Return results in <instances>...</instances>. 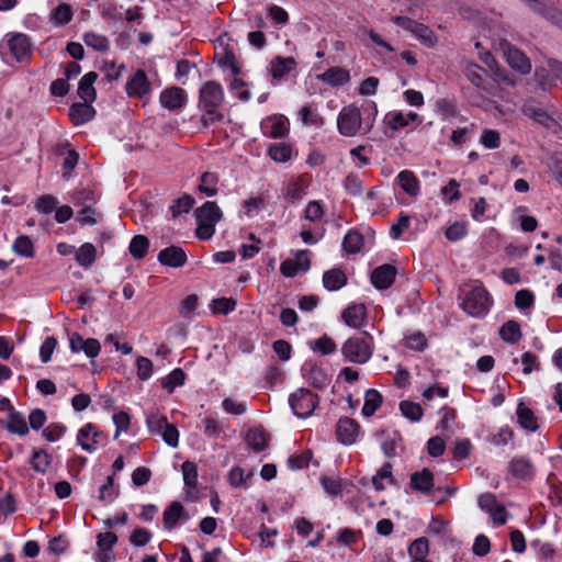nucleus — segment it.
<instances>
[{
    "instance_id": "obj_1",
    "label": "nucleus",
    "mask_w": 562,
    "mask_h": 562,
    "mask_svg": "<svg viewBox=\"0 0 562 562\" xmlns=\"http://www.w3.org/2000/svg\"><path fill=\"white\" fill-rule=\"evenodd\" d=\"M462 71L470 83L476 89V91L463 89L465 97L471 104L482 105L485 102L484 93L490 94L492 91L487 71L474 63H467Z\"/></svg>"
},
{
    "instance_id": "obj_2",
    "label": "nucleus",
    "mask_w": 562,
    "mask_h": 562,
    "mask_svg": "<svg viewBox=\"0 0 562 562\" xmlns=\"http://www.w3.org/2000/svg\"><path fill=\"white\" fill-rule=\"evenodd\" d=\"M344 358L353 363H366L373 353V337L369 333L347 339L341 346Z\"/></svg>"
},
{
    "instance_id": "obj_3",
    "label": "nucleus",
    "mask_w": 562,
    "mask_h": 562,
    "mask_svg": "<svg viewBox=\"0 0 562 562\" xmlns=\"http://www.w3.org/2000/svg\"><path fill=\"white\" fill-rule=\"evenodd\" d=\"M222 211L215 202L207 201L194 211L198 223L196 236L200 239H210L215 233V225L222 218Z\"/></svg>"
},
{
    "instance_id": "obj_4",
    "label": "nucleus",
    "mask_w": 562,
    "mask_h": 562,
    "mask_svg": "<svg viewBox=\"0 0 562 562\" xmlns=\"http://www.w3.org/2000/svg\"><path fill=\"white\" fill-rule=\"evenodd\" d=\"M492 303L487 290L483 285H477L464 294L460 306L468 315L481 318L488 313Z\"/></svg>"
},
{
    "instance_id": "obj_5",
    "label": "nucleus",
    "mask_w": 562,
    "mask_h": 562,
    "mask_svg": "<svg viewBox=\"0 0 562 562\" xmlns=\"http://www.w3.org/2000/svg\"><path fill=\"white\" fill-rule=\"evenodd\" d=\"M290 405L297 417H308L318 403V397L310 389H297L290 396Z\"/></svg>"
},
{
    "instance_id": "obj_6",
    "label": "nucleus",
    "mask_w": 562,
    "mask_h": 562,
    "mask_svg": "<svg viewBox=\"0 0 562 562\" xmlns=\"http://www.w3.org/2000/svg\"><path fill=\"white\" fill-rule=\"evenodd\" d=\"M361 124V112L352 104L342 108L337 117L338 131L341 135L347 137L355 136L360 131Z\"/></svg>"
},
{
    "instance_id": "obj_7",
    "label": "nucleus",
    "mask_w": 562,
    "mask_h": 562,
    "mask_svg": "<svg viewBox=\"0 0 562 562\" xmlns=\"http://www.w3.org/2000/svg\"><path fill=\"white\" fill-rule=\"evenodd\" d=\"M499 48L503 52L506 61L514 69L522 75H527L531 70V63L529 58L518 48L513 46L508 41L502 40Z\"/></svg>"
},
{
    "instance_id": "obj_8",
    "label": "nucleus",
    "mask_w": 562,
    "mask_h": 562,
    "mask_svg": "<svg viewBox=\"0 0 562 562\" xmlns=\"http://www.w3.org/2000/svg\"><path fill=\"white\" fill-rule=\"evenodd\" d=\"M479 507L486 512L493 524L496 526H503L507 521V512L505 506L497 502L496 496L493 493L486 492L479 496L477 499Z\"/></svg>"
},
{
    "instance_id": "obj_9",
    "label": "nucleus",
    "mask_w": 562,
    "mask_h": 562,
    "mask_svg": "<svg viewBox=\"0 0 562 562\" xmlns=\"http://www.w3.org/2000/svg\"><path fill=\"white\" fill-rule=\"evenodd\" d=\"M224 101V91L216 81H206L199 93V106L201 109L218 108Z\"/></svg>"
},
{
    "instance_id": "obj_10",
    "label": "nucleus",
    "mask_w": 562,
    "mask_h": 562,
    "mask_svg": "<svg viewBox=\"0 0 562 562\" xmlns=\"http://www.w3.org/2000/svg\"><path fill=\"white\" fill-rule=\"evenodd\" d=\"M311 267L308 250H299L294 258L285 259L280 265L282 276L293 278L300 272H306Z\"/></svg>"
},
{
    "instance_id": "obj_11",
    "label": "nucleus",
    "mask_w": 562,
    "mask_h": 562,
    "mask_svg": "<svg viewBox=\"0 0 562 562\" xmlns=\"http://www.w3.org/2000/svg\"><path fill=\"white\" fill-rule=\"evenodd\" d=\"M8 46L18 61L29 60L32 55L30 38L22 33H15L8 40Z\"/></svg>"
},
{
    "instance_id": "obj_12",
    "label": "nucleus",
    "mask_w": 562,
    "mask_h": 562,
    "mask_svg": "<svg viewBox=\"0 0 562 562\" xmlns=\"http://www.w3.org/2000/svg\"><path fill=\"white\" fill-rule=\"evenodd\" d=\"M126 93L131 98H143L150 92V82L144 70L138 69L126 82Z\"/></svg>"
},
{
    "instance_id": "obj_13",
    "label": "nucleus",
    "mask_w": 562,
    "mask_h": 562,
    "mask_svg": "<svg viewBox=\"0 0 562 562\" xmlns=\"http://www.w3.org/2000/svg\"><path fill=\"white\" fill-rule=\"evenodd\" d=\"M336 435L342 445H352L359 435V425L352 418H340L336 426Z\"/></svg>"
},
{
    "instance_id": "obj_14",
    "label": "nucleus",
    "mask_w": 562,
    "mask_h": 562,
    "mask_svg": "<svg viewBox=\"0 0 562 562\" xmlns=\"http://www.w3.org/2000/svg\"><path fill=\"white\" fill-rule=\"evenodd\" d=\"M187 254L179 246H169L158 254V261L166 267L180 268L187 262Z\"/></svg>"
},
{
    "instance_id": "obj_15",
    "label": "nucleus",
    "mask_w": 562,
    "mask_h": 562,
    "mask_svg": "<svg viewBox=\"0 0 562 562\" xmlns=\"http://www.w3.org/2000/svg\"><path fill=\"white\" fill-rule=\"evenodd\" d=\"M396 269L392 265L376 267L371 273V282L378 290L389 289L395 281Z\"/></svg>"
},
{
    "instance_id": "obj_16",
    "label": "nucleus",
    "mask_w": 562,
    "mask_h": 562,
    "mask_svg": "<svg viewBox=\"0 0 562 562\" xmlns=\"http://www.w3.org/2000/svg\"><path fill=\"white\" fill-rule=\"evenodd\" d=\"M160 104L168 110H178L187 102V93L179 87L165 89L159 97Z\"/></svg>"
},
{
    "instance_id": "obj_17",
    "label": "nucleus",
    "mask_w": 562,
    "mask_h": 562,
    "mask_svg": "<svg viewBox=\"0 0 562 562\" xmlns=\"http://www.w3.org/2000/svg\"><path fill=\"white\" fill-rule=\"evenodd\" d=\"M295 68L296 60L291 56H277L270 61V74L274 80L284 79Z\"/></svg>"
},
{
    "instance_id": "obj_18",
    "label": "nucleus",
    "mask_w": 562,
    "mask_h": 562,
    "mask_svg": "<svg viewBox=\"0 0 562 562\" xmlns=\"http://www.w3.org/2000/svg\"><path fill=\"white\" fill-rule=\"evenodd\" d=\"M182 475L184 481L186 494L190 499L196 498L198 490V468L194 462L186 461L182 463Z\"/></svg>"
},
{
    "instance_id": "obj_19",
    "label": "nucleus",
    "mask_w": 562,
    "mask_h": 562,
    "mask_svg": "<svg viewBox=\"0 0 562 562\" xmlns=\"http://www.w3.org/2000/svg\"><path fill=\"white\" fill-rule=\"evenodd\" d=\"M509 473L519 480H530L533 474V465L529 459L525 457H516L509 462Z\"/></svg>"
},
{
    "instance_id": "obj_20",
    "label": "nucleus",
    "mask_w": 562,
    "mask_h": 562,
    "mask_svg": "<svg viewBox=\"0 0 562 562\" xmlns=\"http://www.w3.org/2000/svg\"><path fill=\"white\" fill-rule=\"evenodd\" d=\"M92 102L75 103L69 109V116L75 125H81L94 117L95 110Z\"/></svg>"
},
{
    "instance_id": "obj_21",
    "label": "nucleus",
    "mask_w": 562,
    "mask_h": 562,
    "mask_svg": "<svg viewBox=\"0 0 562 562\" xmlns=\"http://www.w3.org/2000/svg\"><path fill=\"white\" fill-rule=\"evenodd\" d=\"M409 485L413 490L428 494L434 487V474L429 469H423L411 475Z\"/></svg>"
},
{
    "instance_id": "obj_22",
    "label": "nucleus",
    "mask_w": 562,
    "mask_h": 562,
    "mask_svg": "<svg viewBox=\"0 0 562 562\" xmlns=\"http://www.w3.org/2000/svg\"><path fill=\"white\" fill-rule=\"evenodd\" d=\"M98 79V74L90 71L86 74L78 83V95L85 102H93L95 100L94 82Z\"/></svg>"
},
{
    "instance_id": "obj_23",
    "label": "nucleus",
    "mask_w": 562,
    "mask_h": 562,
    "mask_svg": "<svg viewBox=\"0 0 562 562\" xmlns=\"http://www.w3.org/2000/svg\"><path fill=\"white\" fill-rule=\"evenodd\" d=\"M270 436L262 427H256L248 430L246 442L250 449L256 452L265 450L269 445Z\"/></svg>"
},
{
    "instance_id": "obj_24",
    "label": "nucleus",
    "mask_w": 562,
    "mask_h": 562,
    "mask_svg": "<svg viewBox=\"0 0 562 562\" xmlns=\"http://www.w3.org/2000/svg\"><path fill=\"white\" fill-rule=\"evenodd\" d=\"M318 80L331 87H339L350 80L349 71L340 67H330L325 72L318 75Z\"/></svg>"
},
{
    "instance_id": "obj_25",
    "label": "nucleus",
    "mask_w": 562,
    "mask_h": 562,
    "mask_svg": "<svg viewBox=\"0 0 562 562\" xmlns=\"http://www.w3.org/2000/svg\"><path fill=\"white\" fill-rule=\"evenodd\" d=\"M366 315H367L366 306L363 304H355V305L348 306L342 312L341 317L348 326L353 327V328H360L364 323Z\"/></svg>"
},
{
    "instance_id": "obj_26",
    "label": "nucleus",
    "mask_w": 562,
    "mask_h": 562,
    "mask_svg": "<svg viewBox=\"0 0 562 562\" xmlns=\"http://www.w3.org/2000/svg\"><path fill=\"white\" fill-rule=\"evenodd\" d=\"M347 283L345 272L339 268H333L323 276L324 288L328 291H337Z\"/></svg>"
},
{
    "instance_id": "obj_27",
    "label": "nucleus",
    "mask_w": 562,
    "mask_h": 562,
    "mask_svg": "<svg viewBox=\"0 0 562 562\" xmlns=\"http://www.w3.org/2000/svg\"><path fill=\"white\" fill-rule=\"evenodd\" d=\"M400 187L411 196H416L420 190V183L415 173L411 170H403L397 175Z\"/></svg>"
},
{
    "instance_id": "obj_28",
    "label": "nucleus",
    "mask_w": 562,
    "mask_h": 562,
    "mask_svg": "<svg viewBox=\"0 0 562 562\" xmlns=\"http://www.w3.org/2000/svg\"><path fill=\"white\" fill-rule=\"evenodd\" d=\"M99 432L92 424H87L82 427L77 435V441L80 447L86 451H93L94 445L97 443V437Z\"/></svg>"
},
{
    "instance_id": "obj_29",
    "label": "nucleus",
    "mask_w": 562,
    "mask_h": 562,
    "mask_svg": "<svg viewBox=\"0 0 562 562\" xmlns=\"http://www.w3.org/2000/svg\"><path fill=\"white\" fill-rule=\"evenodd\" d=\"M517 418L519 425L529 431H536L539 428L537 417L533 412L524 403L518 404Z\"/></svg>"
},
{
    "instance_id": "obj_30",
    "label": "nucleus",
    "mask_w": 562,
    "mask_h": 562,
    "mask_svg": "<svg viewBox=\"0 0 562 562\" xmlns=\"http://www.w3.org/2000/svg\"><path fill=\"white\" fill-rule=\"evenodd\" d=\"M183 515V506L179 502H172L164 512V527L172 530Z\"/></svg>"
},
{
    "instance_id": "obj_31",
    "label": "nucleus",
    "mask_w": 562,
    "mask_h": 562,
    "mask_svg": "<svg viewBox=\"0 0 562 562\" xmlns=\"http://www.w3.org/2000/svg\"><path fill=\"white\" fill-rule=\"evenodd\" d=\"M521 112L546 127H550L554 123V120L543 109L532 104H524Z\"/></svg>"
},
{
    "instance_id": "obj_32",
    "label": "nucleus",
    "mask_w": 562,
    "mask_h": 562,
    "mask_svg": "<svg viewBox=\"0 0 562 562\" xmlns=\"http://www.w3.org/2000/svg\"><path fill=\"white\" fill-rule=\"evenodd\" d=\"M305 189L306 184L304 183L303 178H297L288 184L284 198L290 203H296L305 195Z\"/></svg>"
},
{
    "instance_id": "obj_33",
    "label": "nucleus",
    "mask_w": 562,
    "mask_h": 562,
    "mask_svg": "<svg viewBox=\"0 0 562 562\" xmlns=\"http://www.w3.org/2000/svg\"><path fill=\"white\" fill-rule=\"evenodd\" d=\"M74 15V11L68 3H59L50 14V21L55 26H64L68 24Z\"/></svg>"
},
{
    "instance_id": "obj_34",
    "label": "nucleus",
    "mask_w": 562,
    "mask_h": 562,
    "mask_svg": "<svg viewBox=\"0 0 562 562\" xmlns=\"http://www.w3.org/2000/svg\"><path fill=\"white\" fill-rule=\"evenodd\" d=\"M307 382L311 386H326L331 382V376H329L326 371L317 366H311L308 370H306Z\"/></svg>"
},
{
    "instance_id": "obj_35",
    "label": "nucleus",
    "mask_w": 562,
    "mask_h": 562,
    "mask_svg": "<svg viewBox=\"0 0 562 562\" xmlns=\"http://www.w3.org/2000/svg\"><path fill=\"white\" fill-rule=\"evenodd\" d=\"M501 338L509 344H515L521 338L520 325L516 321H508L499 328Z\"/></svg>"
},
{
    "instance_id": "obj_36",
    "label": "nucleus",
    "mask_w": 562,
    "mask_h": 562,
    "mask_svg": "<svg viewBox=\"0 0 562 562\" xmlns=\"http://www.w3.org/2000/svg\"><path fill=\"white\" fill-rule=\"evenodd\" d=\"M382 403V396L375 389H368L364 395V404L362 414L364 416H372Z\"/></svg>"
},
{
    "instance_id": "obj_37",
    "label": "nucleus",
    "mask_w": 562,
    "mask_h": 562,
    "mask_svg": "<svg viewBox=\"0 0 562 562\" xmlns=\"http://www.w3.org/2000/svg\"><path fill=\"white\" fill-rule=\"evenodd\" d=\"M427 47H434L437 43V36L427 25L415 22L412 32Z\"/></svg>"
},
{
    "instance_id": "obj_38",
    "label": "nucleus",
    "mask_w": 562,
    "mask_h": 562,
    "mask_svg": "<svg viewBox=\"0 0 562 562\" xmlns=\"http://www.w3.org/2000/svg\"><path fill=\"white\" fill-rule=\"evenodd\" d=\"M149 248V239L144 235H136L130 243V254L137 260L143 259Z\"/></svg>"
},
{
    "instance_id": "obj_39",
    "label": "nucleus",
    "mask_w": 562,
    "mask_h": 562,
    "mask_svg": "<svg viewBox=\"0 0 562 562\" xmlns=\"http://www.w3.org/2000/svg\"><path fill=\"white\" fill-rule=\"evenodd\" d=\"M480 59L482 63H484L488 68L496 76L498 77L501 80L503 81H506L510 85H514V81L509 80L507 75H506V71L505 69H503L497 60L495 59V57L490 53V52H484L480 55Z\"/></svg>"
},
{
    "instance_id": "obj_40",
    "label": "nucleus",
    "mask_w": 562,
    "mask_h": 562,
    "mask_svg": "<svg viewBox=\"0 0 562 562\" xmlns=\"http://www.w3.org/2000/svg\"><path fill=\"white\" fill-rule=\"evenodd\" d=\"M83 42L88 47L98 52H106L110 47L108 37L95 32L85 33Z\"/></svg>"
},
{
    "instance_id": "obj_41",
    "label": "nucleus",
    "mask_w": 562,
    "mask_h": 562,
    "mask_svg": "<svg viewBox=\"0 0 562 562\" xmlns=\"http://www.w3.org/2000/svg\"><path fill=\"white\" fill-rule=\"evenodd\" d=\"M363 246V236L357 231H349L342 241L344 250L348 254H357Z\"/></svg>"
},
{
    "instance_id": "obj_42",
    "label": "nucleus",
    "mask_w": 562,
    "mask_h": 562,
    "mask_svg": "<svg viewBox=\"0 0 562 562\" xmlns=\"http://www.w3.org/2000/svg\"><path fill=\"white\" fill-rule=\"evenodd\" d=\"M218 182V178L213 172H204L201 176L200 184L198 190L205 194L206 196H214L217 193L216 184Z\"/></svg>"
},
{
    "instance_id": "obj_43",
    "label": "nucleus",
    "mask_w": 562,
    "mask_h": 562,
    "mask_svg": "<svg viewBox=\"0 0 562 562\" xmlns=\"http://www.w3.org/2000/svg\"><path fill=\"white\" fill-rule=\"evenodd\" d=\"M76 260L81 267H90L95 260V247L91 243L83 244L76 252Z\"/></svg>"
},
{
    "instance_id": "obj_44",
    "label": "nucleus",
    "mask_w": 562,
    "mask_h": 562,
    "mask_svg": "<svg viewBox=\"0 0 562 562\" xmlns=\"http://www.w3.org/2000/svg\"><path fill=\"white\" fill-rule=\"evenodd\" d=\"M268 154L277 162H286L292 157V149L286 144H274L269 147Z\"/></svg>"
},
{
    "instance_id": "obj_45",
    "label": "nucleus",
    "mask_w": 562,
    "mask_h": 562,
    "mask_svg": "<svg viewBox=\"0 0 562 562\" xmlns=\"http://www.w3.org/2000/svg\"><path fill=\"white\" fill-rule=\"evenodd\" d=\"M336 342L327 335H323L313 341L312 349L323 356L331 355L336 351Z\"/></svg>"
},
{
    "instance_id": "obj_46",
    "label": "nucleus",
    "mask_w": 562,
    "mask_h": 562,
    "mask_svg": "<svg viewBox=\"0 0 562 562\" xmlns=\"http://www.w3.org/2000/svg\"><path fill=\"white\" fill-rule=\"evenodd\" d=\"M402 414L412 422H418L423 417V409L418 403L402 401L400 403Z\"/></svg>"
},
{
    "instance_id": "obj_47",
    "label": "nucleus",
    "mask_w": 562,
    "mask_h": 562,
    "mask_svg": "<svg viewBox=\"0 0 562 562\" xmlns=\"http://www.w3.org/2000/svg\"><path fill=\"white\" fill-rule=\"evenodd\" d=\"M193 205L194 199L190 194H184L183 196L175 200L173 204L170 206L172 217L176 218L182 213H188Z\"/></svg>"
},
{
    "instance_id": "obj_48",
    "label": "nucleus",
    "mask_w": 562,
    "mask_h": 562,
    "mask_svg": "<svg viewBox=\"0 0 562 562\" xmlns=\"http://www.w3.org/2000/svg\"><path fill=\"white\" fill-rule=\"evenodd\" d=\"M16 255L32 257L34 252L33 240L26 235L19 236L12 247Z\"/></svg>"
},
{
    "instance_id": "obj_49",
    "label": "nucleus",
    "mask_w": 562,
    "mask_h": 562,
    "mask_svg": "<svg viewBox=\"0 0 562 562\" xmlns=\"http://www.w3.org/2000/svg\"><path fill=\"white\" fill-rule=\"evenodd\" d=\"M428 552L429 544L426 538H418L414 540L408 548V554L413 560L425 559L428 555Z\"/></svg>"
},
{
    "instance_id": "obj_50",
    "label": "nucleus",
    "mask_w": 562,
    "mask_h": 562,
    "mask_svg": "<svg viewBox=\"0 0 562 562\" xmlns=\"http://www.w3.org/2000/svg\"><path fill=\"white\" fill-rule=\"evenodd\" d=\"M236 307V301L227 297H220L212 301L211 308L214 314L226 315L234 311Z\"/></svg>"
},
{
    "instance_id": "obj_51",
    "label": "nucleus",
    "mask_w": 562,
    "mask_h": 562,
    "mask_svg": "<svg viewBox=\"0 0 562 562\" xmlns=\"http://www.w3.org/2000/svg\"><path fill=\"white\" fill-rule=\"evenodd\" d=\"M58 200L53 194H43L37 198V210L43 214H50L56 210Z\"/></svg>"
},
{
    "instance_id": "obj_52",
    "label": "nucleus",
    "mask_w": 562,
    "mask_h": 562,
    "mask_svg": "<svg viewBox=\"0 0 562 562\" xmlns=\"http://www.w3.org/2000/svg\"><path fill=\"white\" fill-rule=\"evenodd\" d=\"M8 429L18 435H25L29 431L25 420L16 413L10 414Z\"/></svg>"
},
{
    "instance_id": "obj_53",
    "label": "nucleus",
    "mask_w": 562,
    "mask_h": 562,
    "mask_svg": "<svg viewBox=\"0 0 562 562\" xmlns=\"http://www.w3.org/2000/svg\"><path fill=\"white\" fill-rule=\"evenodd\" d=\"M524 1L530 7L531 10L543 15L549 21H552L551 15H552L553 11H558V9H555L553 5L547 4L539 0H524Z\"/></svg>"
},
{
    "instance_id": "obj_54",
    "label": "nucleus",
    "mask_w": 562,
    "mask_h": 562,
    "mask_svg": "<svg viewBox=\"0 0 562 562\" xmlns=\"http://www.w3.org/2000/svg\"><path fill=\"white\" fill-rule=\"evenodd\" d=\"M137 375L142 381L148 380L153 374V361L146 357L136 359Z\"/></svg>"
},
{
    "instance_id": "obj_55",
    "label": "nucleus",
    "mask_w": 562,
    "mask_h": 562,
    "mask_svg": "<svg viewBox=\"0 0 562 562\" xmlns=\"http://www.w3.org/2000/svg\"><path fill=\"white\" fill-rule=\"evenodd\" d=\"M411 217L406 213L402 212L396 223L391 226V236L393 239H398L403 232L408 229Z\"/></svg>"
},
{
    "instance_id": "obj_56",
    "label": "nucleus",
    "mask_w": 562,
    "mask_h": 562,
    "mask_svg": "<svg viewBox=\"0 0 562 562\" xmlns=\"http://www.w3.org/2000/svg\"><path fill=\"white\" fill-rule=\"evenodd\" d=\"M481 144L488 148L495 149L501 145V135L495 130H485L481 136Z\"/></svg>"
},
{
    "instance_id": "obj_57",
    "label": "nucleus",
    "mask_w": 562,
    "mask_h": 562,
    "mask_svg": "<svg viewBox=\"0 0 562 562\" xmlns=\"http://www.w3.org/2000/svg\"><path fill=\"white\" fill-rule=\"evenodd\" d=\"M79 160V155L74 149H68L66 151V157L63 161V176L68 179L71 175V171L75 169Z\"/></svg>"
},
{
    "instance_id": "obj_58",
    "label": "nucleus",
    "mask_w": 562,
    "mask_h": 562,
    "mask_svg": "<svg viewBox=\"0 0 562 562\" xmlns=\"http://www.w3.org/2000/svg\"><path fill=\"white\" fill-rule=\"evenodd\" d=\"M445 235L450 241L460 240L467 235V225L464 223L456 222L446 229Z\"/></svg>"
},
{
    "instance_id": "obj_59",
    "label": "nucleus",
    "mask_w": 562,
    "mask_h": 562,
    "mask_svg": "<svg viewBox=\"0 0 562 562\" xmlns=\"http://www.w3.org/2000/svg\"><path fill=\"white\" fill-rule=\"evenodd\" d=\"M535 302V296L529 290H519L515 295V306L519 310L529 308Z\"/></svg>"
},
{
    "instance_id": "obj_60",
    "label": "nucleus",
    "mask_w": 562,
    "mask_h": 562,
    "mask_svg": "<svg viewBox=\"0 0 562 562\" xmlns=\"http://www.w3.org/2000/svg\"><path fill=\"white\" fill-rule=\"evenodd\" d=\"M160 434L162 436L164 441L168 446H170L172 448L178 447L179 431L175 425L168 423Z\"/></svg>"
},
{
    "instance_id": "obj_61",
    "label": "nucleus",
    "mask_w": 562,
    "mask_h": 562,
    "mask_svg": "<svg viewBox=\"0 0 562 562\" xmlns=\"http://www.w3.org/2000/svg\"><path fill=\"white\" fill-rule=\"evenodd\" d=\"M71 199L76 205H82L85 207L94 201V193L90 189H80L72 193Z\"/></svg>"
},
{
    "instance_id": "obj_62",
    "label": "nucleus",
    "mask_w": 562,
    "mask_h": 562,
    "mask_svg": "<svg viewBox=\"0 0 562 562\" xmlns=\"http://www.w3.org/2000/svg\"><path fill=\"white\" fill-rule=\"evenodd\" d=\"M405 345L408 349L422 351L427 346V339L424 334L417 333L405 338Z\"/></svg>"
},
{
    "instance_id": "obj_63",
    "label": "nucleus",
    "mask_w": 562,
    "mask_h": 562,
    "mask_svg": "<svg viewBox=\"0 0 562 562\" xmlns=\"http://www.w3.org/2000/svg\"><path fill=\"white\" fill-rule=\"evenodd\" d=\"M268 16L276 23L280 25H284L289 22V14L288 12L279 7V5H270L268 8Z\"/></svg>"
},
{
    "instance_id": "obj_64",
    "label": "nucleus",
    "mask_w": 562,
    "mask_h": 562,
    "mask_svg": "<svg viewBox=\"0 0 562 562\" xmlns=\"http://www.w3.org/2000/svg\"><path fill=\"white\" fill-rule=\"evenodd\" d=\"M151 539V533L143 528H136L130 536V541L135 547H143Z\"/></svg>"
}]
</instances>
